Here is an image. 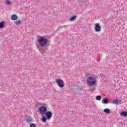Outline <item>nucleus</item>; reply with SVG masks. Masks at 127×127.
Here are the masks:
<instances>
[{
	"label": "nucleus",
	"instance_id": "obj_1",
	"mask_svg": "<svg viewBox=\"0 0 127 127\" xmlns=\"http://www.w3.org/2000/svg\"><path fill=\"white\" fill-rule=\"evenodd\" d=\"M86 83L89 87H93L97 85V80L96 77L93 76H89L87 78Z\"/></svg>",
	"mask_w": 127,
	"mask_h": 127
},
{
	"label": "nucleus",
	"instance_id": "obj_2",
	"mask_svg": "<svg viewBox=\"0 0 127 127\" xmlns=\"http://www.w3.org/2000/svg\"><path fill=\"white\" fill-rule=\"evenodd\" d=\"M37 41L40 45L42 47H45L48 42V40L44 36H40L37 39Z\"/></svg>",
	"mask_w": 127,
	"mask_h": 127
},
{
	"label": "nucleus",
	"instance_id": "obj_3",
	"mask_svg": "<svg viewBox=\"0 0 127 127\" xmlns=\"http://www.w3.org/2000/svg\"><path fill=\"white\" fill-rule=\"evenodd\" d=\"M38 111L42 115H45V113L47 112V108L45 106H42L38 108Z\"/></svg>",
	"mask_w": 127,
	"mask_h": 127
},
{
	"label": "nucleus",
	"instance_id": "obj_4",
	"mask_svg": "<svg viewBox=\"0 0 127 127\" xmlns=\"http://www.w3.org/2000/svg\"><path fill=\"white\" fill-rule=\"evenodd\" d=\"M56 83L58 86L60 87V88H64V86H65L64 81L62 79H57Z\"/></svg>",
	"mask_w": 127,
	"mask_h": 127
},
{
	"label": "nucleus",
	"instance_id": "obj_5",
	"mask_svg": "<svg viewBox=\"0 0 127 127\" xmlns=\"http://www.w3.org/2000/svg\"><path fill=\"white\" fill-rule=\"evenodd\" d=\"M94 30L95 32H100L101 31V26H100V24H95Z\"/></svg>",
	"mask_w": 127,
	"mask_h": 127
},
{
	"label": "nucleus",
	"instance_id": "obj_6",
	"mask_svg": "<svg viewBox=\"0 0 127 127\" xmlns=\"http://www.w3.org/2000/svg\"><path fill=\"white\" fill-rule=\"evenodd\" d=\"M45 115L47 117V119H50L52 117V113L50 111L46 112Z\"/></svg>",
	"mask_w": 127,
	"mask_h": 127
},
{
	"label": "nucleus",
	"instance_id": "obj_7",
	"mask_svg": "<svg viewBox=\"0 0 127 127\" xmlns=\"http://www.w3.org/2000/svg\"><path fill=\"white\" fill-rule=\"evenodd\" d=\"M113 103L115 104V105H119V104H122V100L116 99L113 101Z\"/></svg>",
	"mask_w": 127,
	"mask_h": 127
},
{
	"label": "nucleus",
	"instance_id": "obj_8",
	"mask_svg": "<svg viewBox=\"0 0 127 127\" xmlns=\"http://www.w3.org/2000/svg\"><path fill=\"white\" fill-rule=\"evenodd\" d=\"M11 20H16V19H17V15H12L11 16V18H10Z\"/></svg>",
	"mask_w": 127,
	"mask_h": 127
},
{
	"label": "nucleus",
	"instance_id": "obj_9",
	"mask_svg": "<svg viewBox=\"0 0 127 127\" xmlns=\"http://www.w3.org/2000/svg\"><path fill=\"white\" fill-rule=\"evenodd\" d=\"M76 17H77V16H76V15H74V16H73L69 18L70 21H74V20H75V18H76Z\"/></svg>",
	"mask_w": 127,
	"mask_h": 127
},
{
	"label": "nucleus",
	"instance_id": "obj_10",
	"mask_svg": "<svg viewBox=\"0 0 127 127\" xmlns=\"http://www.w3.org/2000/svg\"><path fill=\"white\" fill-rule=\"evenodd\" d=\"M121 116L124 117H127V112H123L121 113Z\"/></svg>",
	"mask_w": 127,
	"mask_h": 127
},
{
	"label": "nucleus",
	"instance_id": "obj_11",
	"mask_svg": "<svg viewBox=\"0 0 127 127\" xmlns=\"http://www.w3.org/2000/svg\"><path fill=\"white\" fill-rule=\"evenodd\" d=\"M4 27V22H1L0 23V28H3Z\"/></svg>",
	"mask_w": 127,
	"mask_h": 127
},
{
	"label": "nucleus",
	"instance_id": "obj_12",
	"mask_svg": "<svg viewBox=\"0 0 127 127\" xmlns=\"http://www.w3.org/2000/svg\"><path fill=\"white\" fill-rule=\"evenodd\" d=\"M47 118H46V117L43 116L42 117V121L43 122V123H46V120H47Z\"/></svg>",
	"mask_w": 127,
	"mask_h": 127
},
{
	"label": "nucleus",
	"instance_id": "obj_13",
	"mask_svg": "<svg viewBox=\"0 0 127 127\" xmlns=\"http://www.w3.org/2000/svg\"><path fill=\"white\" fill-rule=\"evenodd\" d=\"M102 99V96L99 95L96 97V101H101Z\"/></svg>",
	"mask_w": 127,
	"mask_h": 127
},
{
	"label": "nucleus",
	"instance_id": "obj_14",
	"mask_svg": "<svg viewBox=\"0 0 127 127\" xmlns=\"http://www.w3.org/2000/svg\"><path fill=\"white\" fill-rule=\"evenodd\" d=\"M104 113H106V114H110V109L106 108L104 110Z\"/></svg>",
	"mask_w": 127,
	"mask_h": 127
},
{
	"label": "nucleus",
	"instance_id": "obj_15",
	"mask_svg": "<svg viewBox=\"0 0 127 127\" xmlns=\"http://www.w3.org/2000/svg\"><path fill=\"white\" fill-rule=\"evenodd\" d=\"M5 4L6 5H10V1L8 0H6L5 1Z\"/></svg>",
	"mask_w": 127,
	"mask_h": 127
},
{
	"label": "nucleus",
	"instance_id": "obj_16",
	"mask_svg": "<svg viewBox=\"0 0 127 127\" xmlns=\"http://www.w3.org/2000/svg\"><path fill=\"white\" fill-rule=\"evenodd\" d=\"M102 103L104 104H107L108 103V100H107L106 99H103L102 101Z\"/></svg>",
	"mask_w": 127,
	"mask_h": 127
},
{
	"label": "nucleus",
	"instance_id": "obj_17",
	"mask_svg": "<svg viewBox=\"0 0 127 127\" xmlns=\"http://www.w3.org/2000/svg\"><path fill=\"white\" fill-rule=\"evenodd\" d=\"M20 23H21L20 20H18L15 22V24H16V25H18V24H20Z\"/></svg>",
	"mask_w": 127,
	"mask_h": 127
},
{
	"label": "nucleus",
	"instance_id": "obj_18",
	"mask_svg": "<svg viewBox=\"0 0 127 127\" xmlns=\"http://www.w3.org/2000/svg\"><path fill=\"white\" fill-rule=\"evenodd\" d=\"M36 127V125L35 124H31L30 125V127Z\"/></svg>",
	"mask_w": 127,
	"mask_h": 127
},
{
	"label": "nucleus",
	"instance_id": "obj_19",
	"mask_svg": "<svg viewBox=\"0 0 127 127\" xmlns=\"http://www.w3.org/2000/svg\"><path fill=\"white\" fill-rule=\"evenodd\" d=\"M41 54H44V50H43L41 52Z\"/></svg>",
	"mask_w": 127,
	"mask_h": 127
},
{
	"label": "nucleus",
	"instance_id": "obj_20",
	"mask_svg": "<svg viewBox=\"0 0 127 127\" xmlns=\"http://www.w3.org/2000/svg\"><path fill=\"white\" fill-rule=\"evenodd\" d=\"M40 106H43V104H42V103H41V104H40Z\"/></svg>",
	"mask_w": 127,
	"mask_h": 127
}]
</instances>
